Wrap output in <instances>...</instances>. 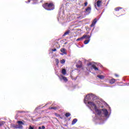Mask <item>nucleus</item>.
I'll return each instance as SVG.
<instances>
[{
	"instance_id": "nucleus-1",
	"label": "nucleus",
	"mask_w": 129,
	"mask_h": 129,
	"mask_svg": "<svg viewBox=\"0 0 129 129\" xmlns=\"http://www.w3.org/2000/svg\"><path fill=\"white\" fill-rule=\"evenodd\" d=\"M43 8L46 11H53L55 10V4L54 3H46L42 5Z\"/></svg>"
},
{
	"instance_id": "nucleus-2",
	"label": "nucleus",
	"mask_w": 129,
	"mask_h": 129,
	"mask_svg": "<svg viewBox=\"0 0 129 129\" xmlns=\"http://www.w3.org/2000/svg\"><path fill=\"white\" fill-rule=\"evenodd\" d=\"M17 123H18V125H13V127H14V128H23V125H24V122H23V121H18Z\"/></svg>"
},
{
	"instance_id": "nucleus-3",
	"label": "nucleus",
	"mask_w": 129,
	"mask_h": 129,
	"mask_svg": "<svg viewBox=\"0 0 129 129\" xmlns=\"http://www.w3.org/2000/svg\"><path fill=\"white\" fill-rule=\"evenodd\" d=\"M88 104H89V106L92 107V108H94V109L96 110L97 108V106H96V105L93 103V102L90 101L88 102Z\"/></svg>"
},
{
	"instance_id": "nucleus-4",
	"label": "nucleus",
	"mask_w": 129,
	"mask_h": 129,
	"mask_svg": "<svg viewBox=\"0 0 129 129\" xmlns=\"http://www.w3.org/2000/svg\"><path fill=\"white\" fill-rule=\"evenodd\" d=\"M86 15H89L91 13V7H88L85 10Z\"/></svg>"
},
{
	"instance_id": "nucleus-5",
	"label": "nucleus",
	"mask_w": 129,
	"mask_h": 129,
	"mask_svg": "<svg viewBox=\"0 0 129 129\" xmlns=\"http://www.w3.org/2000/svg\"><path fill=\"white\" fill-rule=\"evenodd\" d=\"M95 111L98 115H101V113H102V110L98 109L97 108L95 110Z\"/></svg>"
},
{
	"instance_id": "nucleus-6",
	"label": "nucleus",
	"mask_w": 129,
	"mask_h": 129,
	"mask_svg": "<svg viewBox=\"0 0 129 129\" xmlns=\"http://www.w3.org/2000/svg\"><path fill=\"white\" fill-rule=\"evenodd\" d=\"M102 111H103V114L105 116H107L108 115V111L106 109H102Z\"/></svg>"
},
{
	"instance_id": "nucleus-7",
	"label": "nucleus",
	"mask_w": 129,
	"mask_h": 129,
	"mask_svg": "<svg viewBox=\"0 0 129 129\" xmlns=\"http://www.w3.org/2000/svg\"><path fill=\"white\" fill-rule=\"evenodd\" d=\"M97 22V19L96 18H95L93 22L92 23V24L90 25V27H91L92 28L93 27H94V26H95V24H96V23Z\"/></svg>"
},
{
	"instance_id": "nucleus-8",
	"label": "nucleus",
	"mask_w": 129,
	"mask_h": 129,
	"mask_svg": "<svg viewBox=\"0 0 129 129\" xmlns=\"http://www.w3.org/2000/svg\"><path fill=\"white\" fill-rule=\"evenodd\" d=\"M76 67L77 68H81V67H82V62H81V61L79 60L78 61V64H76Z\"/></svg>"
},
{
	"instance_id": "nucleus-9",
	"label": "nucleus",
	"mask_w": 129,
	"mask_h": 129,
	"mask_svg": "<svg viewBox=\"0 0 129 129\" xmlns=\"http://www.w3.org/2000/svg\"><path fill=\"white\" fill-rule=\"evenodd\" d=\"M101 4H102L101 1H100V0H98L96 2V6H97V7H98V8H100V7H101Z\"/></svg>"
},
{
	"instance_id": "nucleus-10",
	"label": "nucleus",
	"mask_w": 129,
	"mask_h": 129,
	"mask_svg": "<svg viewBox=\"0 0 129 129\" xmlns=\"http://www.w3.org/2000/svg\"><path fill=\"white\" fill-rule=\"evenodd\" d=\"M60 107L59 106H56L54 107H51L49 108V109H54V110H56V109H60Z\"/></svg>"
},
{
	"instance_id": "nucleus-11",
	"label": "nucleus",
	"mask_w": 129,
	"mask_h": 129,
	"mask_svg": "<svg viewBox=\"0 0 129 129\" xmlns=\"http://www.w3.org/2000/svg\"><path fill=\"white\" fill-rule=\"evenodd\" d=\"M60 52H61V53H63V54H65L66 55L67 54V52H66V49L64 48H61L60 49Z\"/></svg>"
},
{
	"instance_id": "nucleus-12",
	"label": "nucleus",
	"mask_w": 129,
	"mask_h": 129,
	"mask_svg": "<svg viewBox=\"0 0 129 129\" xmlns=\"http://www.w3.org/2000/svg\"><path fill=\"white\" fill-rule=\"evenodd\" d=\"M115 81H116V80L114 79H112L111 80H109V83L110 84H113V83H115Z\"/></svg>"
},
{
	"instance_id": "nucleus-13",
	"label": "nucleus",
	"mask_w": 129,
	"mask_h": 129,
	"mask_svg": "<svg viewBox=\"0 0 129 129\" xmlns=\"http://www.w3.org/2000/svg\"><path fill=\"white\" fill-rule=\"evenodd\" d=\"M120 10H122V8L121 7H116L114 9V11L115 12H119Z\"/></svg>"
},
{
	"instance_id": "nucleus-14",
	"label": "nucleus",
	"mask_w": 129,
	"mask_h": 129,
	"mask_svg": "<svg viewBox=\"0 0 129 129\" xmlns=\"http://www.w3.org/2000/svg\"><path fill=\"white\" fill-rule=\"evenodd\" d=\"M92 67L94 69V70H95V71H98V68L96 67L95 64H92Z\"/></svg>"
},
{
	"instance_id": "nucleus-15",
	"label": "nucleus",
	"mask_w": 129,
	"mask_h": 129,
	"mask_svg": "<svg viewBox=\"0 0 129 129\" xmlns=\"http://www.w3.org/2000/svg\"><path fill=\"white\" fill-rule=\"evenodd\" d=\"M78 120L76 118L74 119L72 122V125L75 124V123H76L77 121H78Z\"/></svg>"
},
{
	"instance_id": "nucleus-16",
	"label": "nucleus",
	"mask_w": 129,
	"mask_h": 129,
	"mask_svg": "<svg viewBox=\"0 0 129 129\" xmlns=\"http://www.w3.org/2000/svg\"><path fill=\"white\" fill-rule=\"evenodd\" d=\"M85 36H83L82 37L79 38L77 39V41H82L83 39H85Z\"/></svg>"
},
{
	"instance_id": "nucleus-17",
	"label": "nucleus",
	"mask_w": 129,
	"mask_h": 129,
	"mask_svg": "<svg viewBox=\"0 0 129 129\" xmlns=\"http://www.w3.org/2000/svg\"><path fill=\"white\" fill-rule=\"evenodd\" d=\"M69 34H70V30H68V31H66L63 35V37H65V36H67V35H69Z\"/></svg>"
},
{
	"instance_id": "nucleus-18",
	"label": "nucleus",
	"mask_w": 129,
	"mask_h": 129,
	"mask_svg": "<svg viewBox=\"0 0 129 129\" xmlns=\"http://www.w3.org/2000/svg\"><path fill=\"white\" fill-rule=\"evenodd\" d=\"M97 77L100 79H104V76L103 75H98L97 76Z\"/></svg>"
},
{
	"instance_id": "nucleus-19",
	"label": "nucleus",
	"mask_w": 129,
	"mask_h": 129,
	"mask_svg": "<svg viewBox=\"0 0 129 129\" xmlns=\"http://www.w3.org/2000/svg\"><path fill=\"white\" fill-rule=\"evenodd\" d=\"M89 42H90V39L86 40L84 41V43L85 44V45H87V44H88Z\"/></svg>"
},
{
	"instance_id": "nucleus-20",
	"label": "nucleus",
	"mask_w": 129,
	"mask_h": 129,
	"mask_svg": "<svg viewBox=\"0 0 129 129\" xmlns=\"http://www.w3.org/2000/svg\"><path fill=\"white\" fill-rule=\"evenodd\" d=\"M61 73L63 74V75H65L66 74V70L65 69H62L61 71Z\"/></svg>"
},
{
	"instance_id": "nucleus-21",
	"label": "nucleus",
	"mask_w": 129,
	"mask_h": 129,
	"mask_svg": "<svg viewBox=\"0 0 129 129\" xmlns=\"http://www.w3.org/2000/svg\"><path fill=\"white\" fill-rule=\"evenodd\" d=\"M70 115H71V114L70 113H69V112L66 113L65 114V116H66V117H69V116H70Z\"/></svg>"
},
{
	"instance_id": "nucleus-22",
	"label": "nucleus",
	"mask_w": 129,
	"mask_h": 129,
	"mask_svg": "<svg viewBox=\"0 0 129 129\" xmlns=\"http://www.w3.org/2000/svg\"><path fill=\"white\" fill-rule=\"evenodd\" d=\"M62 79H63V80H64V81H65L66 82H67V81H68V79H67V77H62Z\"/></svg>"
},
{
	"instance_id": "nucleus-23",
	"label": "nucleus",
	"mask_w": 129,
	"mask_h": 129,
	"mask_svg": "<svg viewBox=\"0 0 129 129\" xmlns=\"http://www.w3.org/2000/svg\"><path fill=\"white\" fill-rule=\"evenodd\" d=\"M55 63H56V65H58L59 64V59H58L57 58H56Z\"/></svg>"
},
{
	"instance_id": "nucleus-24",
	"label": "nucleus",
	"mask_w": 129,
	"mask_h": 129,
	"mask_svg": "<svg viewBox=\"0 0 129 129\" xmlns=\"http://www.w3.org/2000/svg\"><path fill=\"white\" fill-rule=\"evenodd\" d=\"M84 36H85V38H86V39H90V36L89 35H84Z\"/></svg>"
},
{
	"instance_id": "nucleus-25",
	"label": "nucleus",
	"mask_w": 129,
	"mask_h": 129,
	"mask_svg": "<svg viewBox=\"0 0 129 129\" xmlns=\"http://www.w3.org/2000/svg\"><path fill=\"white\" fill-rule=\"evenodd\" d=\"M60 63L61 64H64V63H65V59H63L60 61Z\"/></svg>"
},
{
	"instance_id": "nucleus-26",
	"label": "nucleus",
	"mask_w": 129,
	"mask_h": 129,
	"mask_svg": "<svg viewBox=\"0 0 129 129\" xmlns=\"http://www.w3.org/2000/svg\"><path fill=\"white\" fill-rule=\"evenodd\" d=\"M87 5H88V3L85 2V3H84L85 7H87Z\"/></svg>"
},
{
	"instance_id": "nucleus-27",
	"label": "nucleus",
	"mask_w": 129,
	"mask_h": 129,
	"mask_svg": "<svg viewBox=\"0 0 129 129\" xmlns=\"http://www.w3.org/2000/svg\"><path fill=\"white\" fill-rule=\"evenodd\" d=\"M51 51H52V52H55V51H57V49L56 48H54V49H52L51 50Z\"/></svg>"
},
{
	"instance_id": "nucleus-28",
	"label": "nucleus",
	"mask_w": 129,
	"mask_h": 129,
	"mask_svg": "<svg viewBox=\"0 0 129 129\" xmlns=\"http://www.w3.org/2000/svg\"><path fill=\"white\" fill-rule=\"evenodd\" d=\"M91 65H92V63L91 62H89V63L87 64V66H90Z\"/></svg>"
},
{
	"instance_id": "nucleus-29",
	"label": "nucleus",
	"mask_w": 129,
	"mask_h": 129,
	"mask_svg": "<svg viewBox=\"0 0 129 129\" xmlns=\"http://www.w3.org/2000/svg\"><path fill=\"white\" fill-rule=\"evenodd\" d=\"M41 128L42 129H46V127H45V126H44V125H42L41 127Z\"/></svg>"
},
{
	"instance_id": "nucleus-30",
	"label": "nucleus",
	"mask_w": 129,
	"mask_h": 129,
	"mask_svg": "<svg viewBox=\"0 0 129 129\" xmlns=\"http://www.w3.org/2000/svg\"><path fill=\"white\" fill-rule=\"evenodd\" d=\"M115 76L116 77H119V75H117V74H115Z\"/></svg>"
},
{
	"instance_id": "nucleus-31",
	"label": "nucleus",
	"mask_w": 129,
	"mask_h": 129,
	"mask_svg": "<svg viewBox=\"0 0 129 129\" xmlns=\"http://www.w3.org/2000/svg\"><path fill=\"white\" fill-rule=\"evenodd\" d=\"M31 1H35V0H28V3H31Z\"/></svg>"
},
{
	"instance_id": "nucleus-32",
	"label": "nucleus",
	"mask_w": 129,
	"mask_h": 129,
	"mask_svg": "<svg viewBox=\"0 0 129 129\" xmlns=\"http://www.w3.org/2000/svg\"><path fill=\"white\" fill-rule=\"evenodd\" d=\"M38 129H42V127L39 126V127H38Z\"/></svg>"
},
{
	"instance_id": "nucleus-33",
	"label": "nucleus",
	"mask_w": 129,
	"mask_h": 129,
	"mask_svg": "<svg viewBox=\"0 0 129 129\" xmlns=\"http://www.w3.org/2000/svg\"><path fill=\"white\" fill-rule=\"evenodd\" d=\"M2 125H3V123H0V127H1V126H2Z\"/></svg>"
},
{
	"instance_id": "nucleus-34",
	"label": "nucleus",
	"mask_w": 129,
	"mask_h": 129,
	"mask_svg": "<svg viewBox=\"0 0 129 129\" xmlns=\"http://www.w3.org/2000/svg\"><path fill=\"white\" fill-rule=\"evenodd\" d=\"M80 18V17H77V19H79Z\"/></svg>"
},
{
	"instance_id": "nucleus-35",
	"label": "nucleus",
	"mask_w": 129,
	"mask_h": 129,
	"mask_svg": "<svg viewBox=\"0 0 129 129\" xmlns=\"http://www.w3.org/2000/svg\"><path fill=\"white\" fill-rule=\"evenodd\" d=\"M95 7H96V5H95Z\"/></svg>"
},
{
	"instance_id": "nucleus-36",
	"label": "nucleus",
	"mask_w": 129,
	"mask_h": 129,
	"mask_svg": "<svg viewBox=\"0 0 129 129\" xmlns=\"http://www.w3.org/2000/svg\"><path fill=\"white\" fill-rule=\"evenodd\" d=\"M90 97H92V96H90Z\"/></svg>"
}]
</instances>
